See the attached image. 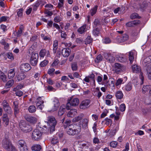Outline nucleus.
Returning <instances> with one entry per match:
<instances>
[{
	"label": "nucleus",
	"instance_id": "1",
	"mask_svg": "<svg viewBox=\"0 0 151 151\" xmlns=\"http://www.w3.org/2000/svg\"><path fill=\"white\" fill-rule=\"evenodd\" d=\"M42 129L41 127H38L32 132V138L33 140L38 141L42 137Z\"/></svg>",
	"mask_w": 151,
	"mask_h": 151
},
{
	"label": "nucleus",
	"instance_id": "2",
	"mask_svg": "<svg viewBox=\"0 0 151 151\" xmlns=\"http://www.w3.org/2000/svg\"><path fill=\"white\" fill-rule=\"evenodd\" d=\"M3 147L7 151H17L15 147L10 142L8 138H5L3 141Z\"/></svg>",
	"mask_w": 151,
	"mask_h": 151
},
{
	"label": "nucleus",
	"instance_id": "3",
	"mask_svg": "<svg viewBox=\"0 0 151 151\" xmlns=\"http://www.w3.org/2000/svg\"><path fill=\"white\" fill-rule=\"evenodd\" d=\"M19 127L21 129L25 132H27L32 129L30 126L26 124L25 122L23 120L19 122Z\"/></svg>",
	"mask_w": 151,
	"mask_h": 151
},
{
	"label": "nucleus",
	"instance_id": "4",
	"mask_svg": "<svg viewBox=\"0 0 151 151\" xmlns=\"http://www.w3.org/2000/svg\"><path fill=\"white\" fill-rule=\"evenodd\" d=\"M73 125L70 126V127H68L67 129V133L68 134L70 135H73L78 134L80 132V129L78 128V129H74L73 128Z\"/></svg>",
	"mask_w": 151,
	"mask_h": 151
},
{
	"label": "nucleus",
	"instance_id": "5",
	"mask_svg": "<svg viewBox=\"0 0 151 151\" xmlns=\"http://www.w3.org/2000/svg\"><path fill=\"white\" fill-rule=\"evenodd\" d=\"M91 101L89 99H86L80 103L79 107L80 109H85L89 108Z\"/></svg>",
	"mask_w": 151,
	"mask_h": 151
},
{
	"label": "nucleus",
	"instance_id": "6",
	"mask_svg": "<svg viewBox=\"0 0 151 151\" xmlns=\"http://www.w3.org/2000/svg\"><path fill=\"white\" fill-rule=\"evenodd\" d=\"M18 144L20 151H28V148L24 141L22 140L19 141Z\"/></svg>",
	"mask_w": 151,
	"mask_h": 151
},
{
	"label": "nucleus",
	"instance_id": "7",
	"mask_svg": "<svg viewBox=\"0 0 151 151\" xmlns=\"http://www.w3.org/2000/svg\"><path fill=\"white\" fill-rule=\"evenodd\" d=\"M68 101L72 106H77L79 103V99L77 98H73L72 97L68 99Z\"/></svg>",
	"mask_w": 151,
	"mask_h": 151
},
{
	"label": "nucleus",
	"instance_id": "8",
	"mask_svg": "<svg viewBox=\"0 0 151 151\" xmlns=\"http://www.w3.org/2000/svg\"><path fill=\"white\" fill-rule=\"evenodd\" d=\"M20 69L23 72H27L31 69V67L30 65L28 63H23L21 65Z\"/></svg>",
	"mask_w": 151,
	"mask_h": 151
},
{
	"label": "nucleus",
	"instance_id": "9",
	"mask_svg": "<svg viewBox=\"0 0 151 151\" xmlns=\"http://www.w3.org/2000/svg\"><path fill=\"white\" fill-rule=\"evenodd\" d=\"M59 105L60 104L58 100L55 99L51 106V110L53 111L56 110Z\"/></svg>",
	"mask_w": 151,
	"mask_h": 151
},
{
	"label": "nucleus",
	"instance_id": "10",
	"mask_svg": "<svg viewBox=\"0 0 151 151\" xmlns=\"http://www.w3.org/2000/svg\"><path fill=\"white\" fill-rule=\"evenodd\" d=\"M104 55L105 58L109 62L113 63L115 60L114 57L110 54L105 53Z\"/></svg>",
	"mask_w": 151,
	"mask_h": 151
},
{
	"label": "nucleus",
	"instance_id": "11",
	"mask_svg": "<svg viewBox=\"0 0 151 151\" xmlns=\"http://www.w3.org/2000/svg\"><path fill=\"white\" fill-rule=\"evenodd\" d=\"M3 105L4 110L8 113H11V108L9 106L8 104L6 101H3Z\"/></svg>",
	"mask_w": 151,
	"mask_h": 151
},
{
	"label": "nucleus",
	"instance_id": "12",
	"mask_svg": "<svg viewBox=\"0 0 151 151\" xmlns=\"http://www.w3.org/2000/svg\"><path fill=\"white\" fill-rule=\"evenodd\" d=\"M40 56L41 57H44L45 56L46 58L49 56V52L48 50H46L45 49L42 50L40 52Z\"/></svg>",
	"mask_w": 151,
	"mask_h": 151
},
{
	"label": "nucleus",
	"instance_id": "13",
	"mask_svg": "<svg viewBox=\"0 0 151 151\" xmlns=\"http://www.w3.org/2000/svg\"><path fill=\"white\" fill-rule=\"evenodd\" d=\"M77 114V110L75 109H73L68 112L67 116L68 117H72L76 115Z\"/></svg>",
	"mask_w": 151,
	"mask_h": 151
},
{
	"label": "nucleus",
	"instance_id": "14",
	"mask_svg": "<svg viewBox=\"0 0 151 151\" xmlns=\"http://www.w3.org/2000/svg\"><path fill=\"white\" fill-rule=\"evenodd\" d=\"M71 50L69 49L64 48L62 50V54L64 57H68L69 55Z\"/></svg>",
	"mask_w": 151,
	"mask_h": 151
},
{
	"label": "nucleus",
	"instance_id": "15",
	"mask_svg": "<svg viewBox=\"0 0 151 151\" xmlns=\"http://www.w3.org/2000/svg\"><path fill=\"white\" fill-rule=\"evenodd\" d=\"M48 121L50 125H55L57 123L55 118L53 116L48 117Z\"/></svg>",
	"mask_w": 151,
	"mask_h": 151
},
{
	"label": "nucleus",
	"instance_id": "16",
	"mask_svg": "<svg viewBox=\"0 0 151 151\" xmlns=\"http://www.w3.org/2000/svg\"><path fill=\"white\" fill-rule=\"evenodd\" d=\"M143 62L147 67H151V56L146 58L143 61Z\"/></svg>",
	"mask_w": 151,
	"mask_h": 151
},
{
	"label": "nucleus",
	"instance_id": "17",
	"mask_svg": "<svg viewBox=\"0 0 151 151\" xmlns=\"http://www.w3.org/2000/svg\"><path fill=\"white\" fill-rule=\"evenodd\" d=\"M66 109L65 105H62L60 108L59 111L58 113V116H62L64 113Z\"/></svg>",
	"mask_w": 151,
	"mask_h": 151
},
{
	"label": "nucleus",
	"instance_id": "18",
	"mask_svg": "<svg viewBox=\"0 0 151 151\" xmlns=\"http://www.w3.org/2000/svg\"><path fill=\"white\" fill-rule=\"evenodd\" d=\"M27 120L31 123L34 124L37 121V119L35 117L32 116H29L26 118Z\"/></svg>",
	"mask_w": 151,
	"mask_h": 151
},
{
	"label": "nucleus",
	"instance_id": "19",
	"mask_svg": "<svg viewBox=\"0 0 151 151\" xmlns=\"http://www.w3.org/2000/svg\"><path fill=\"white\" fill-rule=\"evenodd\" d=\"M128 38V36L126 34H124L122 35L120 39H119L118 41L119 42H123L127 40Z\"/></svg>",
	"mask_w": 151,
	"mask_h": 151
},
{
	"label": "nucleus",
	"instance_id": "20",
	"mask_svg": "<svg viewBox=\"0 0 151 151\" xmlns=\"http://www.w3.org/2000/svg\"><path fill=\"white\" fill-rule=\"evenodd\" d=\"M132 70L133 72L138 73L140 71V68L136 65H134L132 67Z\"/></svg>",
	"mask_w": 151,
	"mask_h": 151
},
{
	"label": "nucleus",
	"instance_id": "21",
	"mask_svg": "<svg viewBox=\"0 0 151 151\" xmlns=\"http://www.w3.org/2000/svg\"><path fill=\"white\" fill-rule=\"evenodd\" d=\"M2 120L4 123H5V124L6 126L8 125L9 119L8 117L7 114H4L3 116Z\"/></svg>",
	"mask_w": 151,
	"mask_h": 151
},
{
	"label": "nucleus",
	"instance_id": "22",
	"mask_svg": "<svg viewBox=\"0 0 151 151\" xmlns=\"http://www.w3.org/2000/svg\"><path fill=\"white\" fill-rule=\"evenodd\" d=\"M151 86L150 85H146L144 86L142 88V93H143L145 94L146 92L149 91L150 89Z\"/></svg>",
	"mask_w": 151,
	"mask_h": 151
},
{
	"label": "nucleus",
	"instance_id": "23",
	"mask_svg": "<svg viewBox=\"0 0 151 151\" xmlns=\"http://www.w3.org/2000/svg\"><path fill=\"white\" fill-rule=\"evenodd\" d=\"M41 149V146L38 145H34L31 147L32 150L35 151H40Z\"/></svg>",
	"mask_w": 151,
	"mask_h": 151
},
{
	"label": "nucleus",
	"instance_id": "24",
	"mask_svg": "<svg viewBox=\"0 0 151 151\" xmlns=\"http://www.w3.org/2000/svg\"><path fill=\"white\" fill-rule=\"evenodd\" d=\"M124 88L126 91H130L132 88V84L131 83L129 82L125 86Z\"/></svg>",
	"mask_w": 151,
	"mask_h": 151
},
{
	"label": "nucleus",
	"instance_id": "25",
	"mask_svg": "<svg viewBox=\"0 0 151 151\" xmlns=\"http://www.w3.org/2000/svg\"><path fill=\"white\" fill-rule=\"evenodd\" d=\"M139 23V21H134L129 22L126 24V25L128 27H132Z\"/></svg>",
	"mask_w": 151,
	"mask_h": 151
},
{
	"label": "nucleus",
	"instance_id": "26",
	"mask_svg": "<svg viewBox=\"0 0 151 151\" xmlns=\"http://www.w3.org/2000/svg\"><path fill=\"white\" fill-rule=\"evenodd\" d=\"M15 72L14 69L10 70L8 73V76L9 78L13 77L15 75Z\"/></svg>",
	"mask_w": 151,
	"mask_h": 151
},
{
	"label": "nucleus",
	"instance_id": "27",
	"mask_svg": "<svg viewBox=\"0 0 151 151\" xmlns=\"http://www.w3.org/2000/svg\"><path fill=\"white\" fill-rule=\"evenodd\" d=\"M88 120L87 119H84L82 120V122L81 124H82L83 127L85 128L87 127L88 124Z\"/></svg>",
	"mask_w": 151,
	"mask_h": 151
},
{
	"label": "nucleus",
	"instance_id": "28",
	"mask_svg": "<svg viewBox=\"0 0 151 151\" xmlns=\"http://www.w3.org/2000/svg\"><path fill=\"white\" fill-rule=\"evenodd\" d=\"M115 68L116 69H119L120 70H123L125 69V67L119 63H116L115 64Z\"/></svg>",
	"mask_w": 151,
	"mask_h": 151
},
{
	"label": "nucleus",
	"instance_id": "29",
	"mask_svg": "<svg viewBox=\"0 0 151 151\" xmlns=\"http://www.w3.org/2000/svg\"><path fill=\"white\" fill-rule=\"evenodd\" d=\"M107 86L110 87L114 86V80L112 78H109L108 82H107Z\"/></svg>",
	"mask_w": 151,
	"mask_h": 151
},
{
	"label": "nucleus",
	"instance_id": "30",
	"mask_svg": "<svg viewBox=\"0 0 151 151\" xmlns=\"http://www.w3.org/2000/svg\"><path fill=\"white\" fill-rule=\"evenodd\" d=\"M86 25H84L79 28L78 31L81 34H82L86 31Z\"/></svg>",
	"mask_w": 151,
	"mask_h": 151
},
{
	"label": "nucleus",
	"instance_id": "31",
	"mask_svg": "<svg viewBox=\"0 0 151 151\" xmlns=\"http://www.w3.org/2000/svg\"><path fill=\"white\" fill-rule=\"evenodd\" d=\"M25 78V76L23 73H19L17 76V79L19 81L24 79Z\"/></svg>",
	"mask_w": 151,
	"mask_h": 151
},
{
	"label": "nucleus",
	"instance_id": "32",
	"mask_svg": "<svg viewBox=\"0 0 151 151\" xmlns=\"http://www.w3.org/2000/svg\"><path fill=\"white\" fill-rule=\"evenodd\" d=\"M6 56L10 61H12L14 59V56L11 52L7 53L6 54Z\"/></svg>",
	"mask_w": 151,
	"mask_h": 151
},
{
	"label": "nucleus",
	"instance_id": "33",
	"mask_svg": "<svg viewBox=\"0 0 151 151\" xmlns=\"http://www.w3.org/2000/svg\"><path fill=\"white\" fill-rule=\"evenodd\" d=\"M97 7L98 6H96L91 10L90 12L92 16H93L96 13L97 11Z\"/></svg>",
	"mask_w": 151,
	"mask_h": 151
},
{
	"label": "nucleus",
	"instance_id": "34",
	"mask_svg": "<svg viewBox=\"0 0 151 151\" xmlns=\"http://www.w3.org/2000/svg\"><path fill=\"white\" fill-rule=\"evenodd\" d=\"M123 94L122 91H118L116 93V98L119 99H121L123 98Z\"/></svg>",
	"mask_w": 151,
	"mask_h": 151
},
{
	"label": "nucleus",
	"instance_id": "35",
	"mask_svg": "<svg viewBox=\"0 0 151 151\" xmlns=\"http://www.w3.org/2000/svg\"><path fill=\"white\" fill-rule=\"evenodd\" d=\"M14 81L13 80H11L9 81L6 83L5 87L6 88H9L11 87L13 84Z\"/></svg>",
	"mask_w": 151,
	"mask_h": 151
},
{
	"label": "nucleus",
	"instance_id": "36",
	"mask_svg": "<svg viewBox=\"0 0 151 151\" xmlns=\"http://www.w3.org/2000/svg\"><path fill=\"white\" fill-rule=\"evenodd\" d=\"M133 52L131 51L129 53V59L131 63H132L134 60L133 56Z\"/></svg>",
	"mask_w": 151,
	"mask_h": 151
},
{
	"label": "nucleus",
	"instance_id": "37",
	"mask_svg": "<svg viewBox=\"0 0 151 151\" xmlns=\"http://www.w3.org/2000/svg\"><path fill=\"white\" fill-rule=\"evenodd\" d=\"M33 46H32L28 50L27 53L29 56H30L32 55V54L35 53L34 52V50L33 48Z\"/></svg>",
	"mask_w": 151,
	"mask_h": 151
},
{
	"label": "nucleus",
	"instance_id": "38",
	"mask_svg": "<svg viewBox=\"0 0 151 151\" xmlns=\"http://www.w3.org/2000/svg\"><path fill=\"white\" fill-rule=\"evenodd\" d=\"M28 110L30 113H34L36 111V108L33 105L30 106Z\"/></svg>",
	"mask_w": 151,
	"mask_h": 151
},
{
	"label": "nucleus",
	"instance_id": "39",
	"mask_svg": "<svg viewBox=\"0 0 151 151\" xmlns=\"http://www.w3.org/2000/svg\"><path fill=\"white\" fill-rule=\"evenodd\" d=\"M37 106L40 105L41 104H43L44 103L43 99L41 97L37 99Z\"/></svg>",
	"mask_w": 151,
	"mask_h": 151
},
{
	"label": "nucleus",
	"instance_id": "40",
	"mask_svg": "<svg viewBox=\"0 0 151 151\" xmlns=\"http://www.w3.org/2000/svg\"><path fill=\"white\" fill-rule=\"evenodd\" d=\"M145 6V3H143L141 4H137L135 7V8L138 9H142Z\"/></svg>",
	"mask_w": 151,
	"mask_h": 151
},
{
	"label": "nucleus",
	"instance_id": "41",
	"mask_svg": "<svg viewBox=\"0 0 151 151\" xmlns=\"http://www.w3.org/2000/svg\"><path fill=\"white\" fill-rule=\"evenodd\" d=\"M0 78L4 81H6V76L5 75L4 73L1 71H0Z\"/></svg>",
	"mask_w": 151,
	"mask_h": 151
},
{
	"label": "nucleus",
	"instance_id": "42",
	"mask_svg": "<svg viewBox=\"0 0 151 151\" xmlns=\"http://www.w3.org/2000/svg\"><path fill=\"white\" fill-rule=\"evenodd\" d=\"M92 42V39L90 36L87 37L85 40L86 44H89Z\"/></svg>",
	"mask_w": 151,
	"mask_h": 151
},
{
	"label": "nucleus",
	"instance_id": "43",
	"mask_svg": "<svg viewBox=\"0 0 151 151\" xmlns=\"http://www.w3.org/2000/svg\"><path fill=\"white\" fill-rule=\"evenodd\" d=\"M48 61L47 60H45L41 62L40 65L41 67H44L46 66L48 63Z\"/></svg>",
	"mask_w": 151,
	"mask_h": 151
},
{
	"label": "nucleus",
	"instance_id": "44",
	"mask_svg": "<svg viewBox=\"0 0 151 151\" xmlns=\"http://www.w3.org/2000/svg\"><path fill=\"white\" fill-rule=\"evenodd\" d=\"M38 55L37 53H33L31 55V59L38 60Z\"/></svg>",
	"mask_w": 151,
	"mask_h": 151
},
{
	"label": "nucleus",
	"instance_id": "45",
	"mask_svg": "<svg viewBox=\"0 0 151 151\" xmlns=\"http://www.w3.org/2000/svg\"><path fill=\"white\" fill-rule=\"evenodd\" d=\"M62 20L61 18L59 16H57L55 17L54 19L55 22L56 23L60 22Z\"/></svg>",
	"mask_w": 151,
	"mask_h": 151
},
{
	"label": "nucleus",
	"instance_id": "46",
	"mask_svg": "<svg viewBox=\"0 0 151 151\" xmlns=\"http://www.w3.org/2000/svg\"><path fill=\"white\" fill-rule=\"evenodd\" d=\"M23 29V27L22 26L20 27L19 28L17 32V36L19 37L21 35Z\"/></svg>",
	"mask_w": 151,
	"mask_h": 151
},
{
	"label": "nucleus",
	"instance_id": "47",
	"mask_svg": "<svg viewBox=\"0 0 151 151\" xmlns=\"http://www.w3.org/2000/svg\"><path fill=\"white\" fill-rule=\"evenodd\" d=\"M119 109L121 111H124L126 109V106L124 104H121L119 107Z\"/></svg>",
	"mask_w": 151,
	"mask_h": 151
},
{
	"label": "nucleus",
	"instance_id": "48",
	"mask_svg": "<svg viewBox=\"0 0 151 151\" xmlns=\"http://www.w3.org/2000/svg\"><path fill=\"white\" fill-rule=\"evenodd\" d=\"M58 47V41L57 40H55L54 42L53 43V50L56 51Z\"/></svg>",
	"mask_w": 151,
	"mask_h": 151
},
{
	"label": "nucleus",
	"instance_id": "49",
	"mask_svg": "<svg viewBox=\"0 0 151 151\" xmlns=\"http://www.w3.org/2000/svg\"><path fill=\"white\" fill-rule=\"evenodd\" d=\"M31 63V64L33 66L35 65L38 62V60L31 59L30 60Z\"/></svg>",
	"mask_w": 151,
	"mask_h": 151
},
{
	"label": "nucleus",
	"instance_id": "50",
	"mask_svg": "<svg viewBox=\"0 0 151 151\" xmlns=\"http://www.w3.org/2000/svg\"><path fill=\"white\" fill-rule=\"evenodd\" d=\"M110 145L112 147H115L117 145V142L116 141H113L110 143Z\"/></svg>",
	"mask_w": 151,
	"mask_h": 151
},
{
	"label": "nucleus",
	"instance_id": "51",
	"mask_svg": "<svg viewBox=\"0 0 151 151\" xmlns=\"http://www.w3.org/2000/svg\"><path fill=\"white\" fill-rule=\"evenodd\" d=\"M102 60V57L101 55H99L96 58L95 61L96 62L98 63Z\"/></svg>",
	"mask_w": 151,
	"mask_h": 151
},
{
	"label": "nucleus",
	"instance_id": "52",
	"mask_svg": "<svg viewBox=\"0 0 151 151\" xmlns=\"http://www.w3.org/2000/svg\"><path fill=\"white\" fill-rule=\"evenodd\" d=\"M123 80L121 78L118 79L115 85L116 86H118L121 84L123 82Z\"/></svg>",
	"mask_w": 151,
	"mask_h": 151
},
{
	"label": "nucleus",
	"instance_id": "53",
	"mask_svg": "<svg viewBox=\"0 0 151 151\" xmlns=\"http://www.w3.org/2000/svg\"><path fill=\"white\" fill-rule=\"evenodd\" d=\"M54 81L50 78L47 79V83L48 84L52 85L54 83Z\"/></svg>",
	"mask_w": 151,
	"mask_h": 151
},
{
	"label": "nucleus",
	"instance_id": "54",
	"mask_svg": "<svg viewBox=\"0 0 151 151\" xmlns=\"http://www.w3.org/2000/svg\"><path fill=\"white\" fill-rule=\"evenodd\" d=\"M58 142V140L57 138L55 137L52 139L51 140V143L53 144H57Z\"/></svg>",
	"mask_w": 151,
	"mask_h": 151
},
{
	"label": "nucleus",
	"instance_id": "55",
	"mask_svg": "<svg viewBox=\"0 0 151 151\" xmlns=\"http://www.w3.org/2000/svg\"><path fill=\"white\" fill-rule=\"evenodd\" d=\"M70 121H66L65 122L64 126L65 127H66L68 126H70L71 125H70Z\"/></svg>",
	"mask_w": 151,
	"mask_h": 151
},
{
	"label": "nucleus",
	"instance_id": "56",
	"mask_svg": "<svg viewBox=\"0 0 151 151\" xmlns=\"http://www.w3.org/2000/svg\"><path fill=\"white\" fill-rule=\"evenodd\" d=\"M81 119V117L80 116H77L74 118L73 119V121L76 122L78 121Z\"/></svg>",
	"mask_w": 151,
	"mask_h": 151
},
{
	"label": "nucleus",
	"instance_id": "57",
	"mask_svg": "<svg viewBox=\"0 0 151 151\" xmlns=\"http://www.w3.org/2000/svg\"><path fill=\"white\" fill-rule=\"evenodd\" d=\"M103 42L105 44H108L110 43L111 41L109 38H106L104 39Z\"/></svg>",
	"mask_w": 151,
	"mask_h": 151
},
{
	"label": "nucleus",
	"instance_id": "58",
	"mask_svg": "<svg viewBox=\"0 0 151 151\" xmlns=\"http://www.w3.org/2000/svg\"><path fill=\"white\" fill-rule=\"evenodd\" d=\"M129 149V143L127 142L126 144L125 149L123 150V151H128Z\"/></svg>",
	"mask_w": 151,
	"mask_h": 151
},
{
	"label": "nucleus",
	"instance_id": "59",
	"mask_svg": "<svg viewBox=\"0 0 151 151\" xmlns=\"http://www.w3.org/2000/svg\"><path fill=\"white\" fill-rule=\"evenodd\" d=\"M59 63V60H55L52 64V66L53 67L56 66Z\"/></svg>",
	"mask_w": 151,
	"mask_h": 151
},
{
	"label": "nucleus",
	"instance_id": "60",
	"mask_svg": "<svg viewBox=\"0 0 151 151\" xmlns=\"http://www.w3.org/2000/svg\"><path fill=\"white\" fill-rule=\"evenodd\" d=\"M138 15V14L137 13H133L131 15L130 18L132 19H134L137 18Z\"/></svg>",
	"mask_w": 151,
	"mask_h": 151
},
{
	"label": "nucleus",
	"instance_id": "61",
	"mask_svg": "<svg viewBox=\"0 0 151 151\" xmlns=\"http://www.w3.org/2000/svg\"><path fill=\"white\" fill-rule=\"evenodd\" d=\"M72 68L73 70H76L77 69V66L76 63L73 64L72 65Z\"/></svg>",
	"mask_w": 151,
	"mask_h": 151
},
{
	"label": "nucleus",
	"instance_id": "62",
	"mask_svg": "<svg viewBox=\"0 0 151 151\" xmlns=\"http://www.w3.org/2000/svg\"><path fill=\"white\" fill-rule=\"evenodd\" d=\"M76 42L79 44H81L83 43V40L82 39L77 38L76 40Z\"/></svg>",
	"mask_w": 151,
	"mask_h": 151
},
{
	"label": "nucleus",
	"instance_id": "63",
	"mask_svg": "<svg viewBox=\"0 0 151 151\" xmlns=\"http://www.w3.org/2000/svg\"><path fill=\"white\" fill-rule=\"evenodd\" d=\"M7 17L5 16L2 17L0 18V22H2L6 21L7 20Z\"/></svg>",
	"mask_w": 151,
	"mask_h": 151
},
{
	"label": "nucleus",
	"instance_id": "64",
	"mask_svg": "<svg viewBox=\"0 0 151 151\" xmlns=\"http://www.w3.org/2000/svg\"><path fill=\"white\" fill-rule=\"evenodd\" d=\"M148 77L150 79H151V69H149V68H148L147 70Z\"/></svg>",
	"mask_w": 151,
	"mask_h": 151
}]
</instances>
